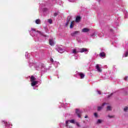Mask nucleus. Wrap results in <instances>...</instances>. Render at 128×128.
<instances>
[{"mask_svg":"<svg viewBox=\"0 0 128 128\" xmlns=\"http://www.w3.org/2000/svg\"><path fill=\"white\" fill-rule=\"evenodd\" d=\"M78 52H85L86 54L88 52V50L86 48H76L72 50V54H78Z\"/></svg>","mask_w":128,"mask_h":128,"instance_id":"nucleus-1","label":"nucleus"},{"mask_svg":"<svg viewBox=\"0 0 128 128\" xmlns=\"http://www.w3.org/2000/svg\"><path fill=\"white\" fill-rule=\"evenodd\" d=\"M40 34L41 36H46V35H44V34L42 33V32H40L38 30H36L35 28H31L30 34L32 36H36V34Z\"/></svg>","mask_w":128,"mask_h":128,"instance_id":"nucleus-2","label":"nucleus"},{"mask_svg":"<svg viewBox=\"0 0 128 128\" xmlns=\"http://www.w3.org/2000/svg\"><path fill=\"white\" fill-rule=\"evenodd\" d=\"M40 70L42 74H44V72H46L47 70L46 68V66L44 64H40Z\"/></svg>","mask_w":128,"mask_h":128,"instance_id":"nucleus-3","label":"nucleus"},{"mask_svg":"<svg viewBox=\"0 0 128 128\" xmlns=\"http://www.w3.org/2000/svg\"><path fill=\"white\" fill-rule=\"evenodd\" d=\"M56 50L58 52H60V54H62V52H64V50L60 47H57L56 48Z\"/></svg>","mask_w":128,"mask_h":128,"instance_id":"nucleus-4","label":"nucleus"},{"mask_svg":"<svg viewBox=\"0 0 128 128\" xmlns=\"http://www.w3.org/2000/svg\"><path fill=\"white\" fill-rule=\"evenodd\" d=\"M82 111L78 109H76V113L78 115V116L80 118H82L81 115L82 114Z\"/></svg>","mask_w":128,"mask_h":128,"instance_id":"nucleus-5","label":"nucleus"},{"mask_svg":"<svg viewBox=\"0 0 128 128\" xmlns=\"http://www.w3.org/2000/svg\"><path fill=\"white\" fill-rule=\"evenodd\" d=\"M70 20H72V17L70 16H68L67 18V22L66 24V26H68V24H70Z\"/></svg>","mask_w":128,"mask_h":128,"instance_id":"nucleus-6","label":"nucleus"},{"mask_svg":"<svg viewBox=\"0 0 128 128\" xmlns=\"http://www.w3.org/2000/svg\"><path fill=\"white\" fill-rule=\"evenodd\" d=\"M80 34L79 31H75L71 34V36H76L77 34Z\"/></svg>","mask_w":128,"mask_h":128,"instance_id":"nucleus-7","label":"nucleus"},{"mask_svg":"<svg viewBox=\"0 0 128 128\" xmlns=\"http://www.w3.org/2000/svg\"><path fill=\"white\" fill-rule=\"evenodd\" d=\"M78 76H80V78H84V74L82 72H78Z\"/></svg>","mask_w":128,"mask_h":128,"instance_id":"nucleus-8","label":"nucleus"},{"mask_svg":"<svg viewBox=\"0 0 128 128\" xmlns=\"http://www.w3.org/2000/svg\"><path fill=\"white\" fill-rule=\"evenodd\" d=\"M31 82H32L31 86H36V84H38V81H32Z\"/></svg>","mask_w":128,"mask_h":128,"instance_id":"nucleus-9","label":"nucleus"},{"mask_svg":"<svg viewBox=\"0 0 128 128\" xmlns=\"http://www.w3.org/2000/svg\"><path fill=\"white\" fill-rule=\"evenodd\" d=\"M99 56L100 58H106V54H104V52H102L100 53Z\"/></svg>","mask_w":128,"mask_h":128,"instance_id":"nucleus-10","label":"nucleus"},{"mask_svg":"<svg viewBox=\"0 0 128 128\" xmlns=\"http://www.w3.org/2000/svg\"><path fill=\"white\" fill-rule=\"evenodd\" d=\"M2 122L6 126L10 128V124H8V122H6V121H2Z\"/></svg>","mask_w":128,"mask_h":128,"instance_id":"nucleus-11","label":"nucleus"},{"mask_svg":"<svg viewBox=\"0 0 128 128\" xmlns=\"http://www.w3.org/2000/svg\"><path fill=\"white\" fill-rule=\"evenodd\" d=\"M80 20H82V18L80 16H77L76 20V22H80Z\"/></svg>","mask_w":128,"mask_h":128,"instance_id":"nucleus-12","label":"nucleus"},{"mask_svg":"<svg viewBox=\"0 0 128 128\" xmlns=\"http://www.w3.org/2000/svg\"><path fill=\"white\" fill-rule=\"evenodd\" d=\"M82 32H90V29L88 28H84L82 30Z\"/></svg>","mask_w":128,"mask_h":128,"instance_id":"nucleus-13","label":"nucleus"},{"mask_svg":"<svg viewBox=\"0 0 128 128\" xmlns=\"http://www.w3.org/2000/svg\"><path fill=\"white\" fill-rule=\"evenodd\" d=\"M49 44L50 46H54V39H50L49 40Z\"/></svg>","mask_w":128,"mask_h":128,"instance_id":"nucleus-14","label":"nucleus"},{"mask_svg":"<svg viewBox=\"0 0 128 128\" xmlns=\"http://www.w3.org/2000/svg\"><path fill=\"white\" fill-rule=\"evenodd\" d=\"M96 68L98 72H102V69H100V66H98V64L96 66Z\"/></svg>","mask_w":128,"mask_h":128,"instance_id":"nucleus-15","label":"nucleus"},{"mask_svg":"<svg viewBox=\"0 0 128 128\" xmlns=\"http://www.w3.org/2000/svg\"><path fill=\"white\" fill-rule=\"evenodd\" d=\"M68 121H66V127L67 128H72V126L68 125Z\"/></svg>","mask_w":128,"mask_h":128,"instance_id":"nucleus-16","label":"nucleus"},{"mask_svg":"<svg viewBox=\"0 0 128 128\" xmlns=\"http://www.w3.org/2000/svg\"><path fill=\"white\" fill-rule=\"evenodd\" d=\"M68 121H66V127L67 128H72V126L68 125Z\"/></svg>","mask_w":128,"mask_h":128,"instance_id":"nucleus-17","label":"nucleus"},{"mask_svg":"<svg viewBox=\"0 0 128 128\" xmlns=\"http://www.w3.org/2000/svg\"><path fill=\"white\" fill-rule=\"evenodd\" d=\"M105 104H106V103H104L101 106H98V111L100 110H102V108H104V106Z\"/></svg>","mask_w":128,"mask_h":128,"instance_id":"nucleus-18","label":"nucleus"},{"mask_svg":"<svg viewBox=\"0 0 128 128\" xmlns=\"http://www.w3.org/2000/svg\"><path fill=\"white\" fill-rule=\"evenodd\" d=\"M36 78L34 76H31L30 82H34L36 81Z\"/></svg>","mask_w":128,"mask_h":128,"instance_id":"nucleus-19","label":"nucleus"},{"mask_svg":"<svg viewBox=\"0 0 128 128\" xmlns=\"http://www.w3.org/2000/svg\"><path fill=\"white\" fill-rule=\"evenodd\" d=\"M66 122H68V124H70V122L71 124H76V122H74V120H66Z\"/></svg>","mask_w":128,"mask_h":128,"instance_id":"nucleus-20","label":"nucleus"},{"mask_svg":"<svg viewBox=\"0 0 128 128\" xmlns=\"http://www.w3.org/2000/svg\"><path fill=\"white\" fill-rule=\"evenodd\" d=\"M74 22H72L70 24V28H74Z\"/></svg>","mask_w":128,"mask_h":128,"instance_id":"nucleus-21","label":"nucleus"},{"mask_svg":"<svg viewBox=\"0 0 128 128\" xmlns=\"http://www.w3.org/2000/svg\"><path fill=\"white\" fill-rule=\"evenodd\" d=\"M36 69L37 70H40V64L39 65H37L36 66Z\"/></svg>","mask_w":128,"mask_h":128,"instance_id":"nucleus-22","label":"nucleus"},{"mask_svg":"<svg viewBox=\"0 0 128 128\" xmlns=\"http://www.w3.org/2000/svg\"><path fill=\"white\" fill-rule=\"evenodd\" d=\"M128 56V50L126 51L123 55V58H126Z\"/></svg>","mask_w":128,"mask_h":128,"instance_id":"nucleus-23","label":"nucleus"},{"mask_svg":"<svg viewBox=\"0 0 128 128\" xmlns=\"http://www.w3.org/2000/svg\"><path fill=\"white\" fill-rule=\"evenodd\" d=\"M36 23L37 24H40V19L36 20Z\"/></svg>","mask_w":128,"mask_h":128,"instance_id":"nucleus-24","label":"nucleus"},{"mask_svg":"<svg viewBox=\"0 0 128 128\" xmlns=\"http://www.w3.org/2000/svg\"><path fill=\"white\" fill-rule=\"evenodd\" d=\"M102 120L100 119H98L97 120V124H102Z\"/></svg>","mask_w":128,"mask_h":128,"instance_id":"nucleus-25","label":"nucleus"},{"mask_svg":"<svg viewBox=\"0 0 128 128\" xmlns=\"http://www.w3.org/2000/svg\"><path fill=\"white\" fill-rule=\"evenodd\" d=\"M124 110L125 112H128V106L124 107Z\"/></svg>","mask_w":128,"mask_h":128,"instance_id":"nucleus-26","label":"nucleus"},{"mask_svg":"<svg viewBox=\"0 0 128 128\" xmlns=\"http://www.w3.org/2000/svg\"><path fill=\"white\" fill-rule=\"evenodd\" d=\"M107 110H112V106H107Z\"/></svg>","mask_w":128,"mask_h":128,"instance_id":"nucleus-27","label":"nucleus"},{"mask_svg":"<svg viewBox=\"0 0 128 128\" xmlns=\"http://www.w3.org/2000/svg\"><path fill=\"white\" fill-rule=\"evenodd\" d=\"M42 10V12H46L48 11V8H43Z\"/></svg>","mask_w":128,"mask_h":128,"instance_id":"nucleus-28","label":"nucleus"},{"mask_svg":"<svg viewBox=\"0 0 128 128\" xmlns=\"http://www.w3.org/2000/svg\"><path fill=\"white\" fill-rule=\"evenodd\" d=\"M48 22L49 24H52V20L51 19H48Z\"/></svg>","mask_w":128,"mask_h":128,"instance_id":"nucleus-29","label":"nucleus"},{"mask_svg":"<svg viewBox=\"0 0 128 128\" xmlns=\"http://www.w3.org/2000/svg\"><path fill=\"white\" fill-rule=\"evenodd\" d=\"M76 126H77L78 128L80 127V123L78 122H76Z\"/></svg>","mask_w":128,"mask_h":128,"instance_id":"nucleus-30","label":"nucleus"},{"mask_svg":"<svg viewBox=\"0 0 128 128\" xmlns=\"http://www.w3.org/2000/svg\"><path fill=\"white\" fill-rule=\"evenodd\" d=\"M128 12H126L125 13L124 18H128Z\"/></svg>","mask_w":128,"mask_h":128,"instance_id":"nucleus-31","label":"nucleus"},{"mask_svg":"<svg viewBox=\"0 0 128 128\" xmlns=\"http://www.w3.org/2000/svg\"><path fill=\"white\" fill-rule=\"evenodd\" d=\"M58 4H59L60 6H62V0L58 1Z\"/></svg>","mask_w":128,"mask_h":128,"instance_id":"nucleus-32","label":"nucleus"},{"mask_svg":"<svg viewBox=\"0 0 128 128\" xmlns=\"http://www.w3.org/2000/svg\"><path fill=\"white\" fill-rule=\"evenodd\" d=\"M58 16V12L54 13V16Z\"/></svg>","mask_w":128,"mask_h":128,"instance_id":"nucleus-33","label":"nucleus"},{"mask_svg":"<svg viewBox=\"0 0 128 128\" xmlns=\"http://www.w3.org/2000/svg\"><path fill=\"white\" fill-rule=\"evenodd\" d=\"M28 54L26 52V54H25V56L26 58H28Z\"/></svg>","mask_w":128,"mask_h":128,"instance_id":"nucleus-34","label":"nucleus"},{"mask_svg":"<svg viewBox=\"0 0 128 128\" xmlns=\"http://www.w3.org/2000/svg\"><path fill=\"white\" fill-rule=\"evenodd\" d=\"M108 118H114V116H112L110 115H108Z\"/></svg>","mask_w":128,"mask_h":128,"instance_id":"nucleus-35","label":"nucleus"},{"mask_svg":"<svg viewBox=\"0 0 128 128\" xmlns=\"http://www.w3.org/2000/svg\"><path fill=\"white\" fill-rule=\"evenodd\" d=\"M94 116L95 118H98V114L97 113H94Z\"/></svg>","mask_w":128,"mask_h":128,"instance_id":"nucleus-36","label":"nucleus"},{"mask_svg":"<svg viewBox=\"0 0 128 128\" xmlns=\"http://www.w3.org/2000/svg\"><path fill=\"white\" fill-rule=\"evenodd\" d=\"M68 1L70 2H74L76 0H68Z\"/></svg>","mask_w":128,"mask_h":128,"instance_id":"nucleus-37","label":"nucleus"},{"mask_svg":"<svg viewBox=\"0 0 128 128\" xmlns=\"http://www.w3.org/2000/svg\"><path fill=\"white\" fill-rule=\"evenodd\" d=\"M128 76H126L124 78V80H128Z\"/></svg>","mask_w":128,"mask_h":128,"instance_id":"nucleus-38","label":"nucleus"},{"mask_svg":"<svg viewBox=\"0 0 128 128\" xmlns=\"http://www.w3.org/2000/svg\"><path fill=\"white\" fill-rule=\"evenodd\" d=\"M98 92L99 94H102V93L100 92V91H98Z\"/></svg>","mask_w":128,"mask_h":128,"instance_id":"nucleus-39","label":"nucleus"},{"mask_svg":"<svg viewBox=\"0 0 128 128\" xmlns=\"http://www.w3.org/2000/svg\"><path fill=\"white\" fill-rule=\"evenodd\" d=\"M50 61L52 62H54V59L51 58V59H50Z\"/></svg>","mask_w":128,"mask_h":128,"instance_id":"nucleus-40","label":"nucleus"},{"mask_svg":"<svg viewBox=\"0 0 128 128\" xmlns=\"http://www.w3.org/2000/svg\"><path fill=\"white\" fill-rule=\"evenodd\" d=\"M96 36V34H94H94H93L92 35V36Z\"/></svg>","mask_w":128,"mask_h":128,"instance_id":"nucleus-41","label":"nucleus"},{"mask_svg":"<svg viewBox=\"0 0 128 128\" xmlns=\"http://www.w3.org/2000/svg\"><path fill=\"white\" fill-rule=\"evenodd\" d=\"M84 118H88V115H86V116H84Z\"/></svg>","mask_w":128,"mask_h":128,"instance_id":"nucleus-42","label":"nucleus"},{"mask_svg":"<svg viewBox=\"0 0 128 128\" xmlns=\"http://www.w3.org/2000/svg\"><path fill=\"white\" fill-rule=\"evenodd\" d=\"M112 96V94L108 96V98Z\"/></svg>","mask_w":128,"mask_h":128,"instance_id":"nucleus-43","label":"nucleus"},{"mask_svg":"<svg viewBox=\"0 0 128 128\" xmlns=\"http://www.w3.org/2000/svg\"><path fill=\"white\" fill-rule=\"evenodd\" d=\"M110 32H114V30H112V29H110Z\"/></svg>","mask_w":128,"mask_h":128,"instance_id":"nucleus-44","label":"nucleus"},{"mask_svg":"<svg viewBox=\"0 0 128 128\" xmlns=\"http://www.w3.org/2000/svg\"><path fill=\"white\" fill-rule=\"evenodd\" d=\"M98 0V2H100V0Z\"/></svg>","mask_w":128,"mask_h":128,"instance_id":"nucleus-45","label":"nucleus"},{"mask_svg":"<svg viewBox=\"0 0 128 128\" xmlns=\"http://www.w3.org/2000/svg\"><path fill=\"white\" fill-rule=\"evenodd\" d=\"M38 40H36V42H38Z\"/></svg>","mask_w":128,"mask_h":128,"instance_id":"nucleus-46","label":"nucleus"}]
</instances>
